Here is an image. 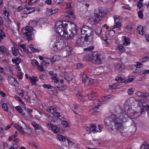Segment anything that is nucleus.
Listing matches in <instances>:
<instances>
[{
	"mask_svg": "<svg viewBox=\"0 0 149 149\" xmlns=\"http://www.w3.org/2000/svg\"><path fill=\"white\" fill-rule=\"evenodd\" d=\"M129 116L123 112L116 115H113L105 118L104 123L108 130L113 134H116L118 131L122 134L125 132L124 127L122 122H125Z\"/></svg>",
	"mask_w": 149,
	"mask_h": 149,
	"instance_id": "f257e3e1",
	"label": "nucleus"
},
{
	"mask_svg": "<svg viewBox=\"0 0 149 149\" xmlns=\"http://www.w3.org/2000/svg\"><path fill=\"white\" fill-rule=\"evenodd\" d=\"M86 59L88 61L95 65H99L102 63L103 58L100 53L97 52H93L90 56L88 54L86 55Z\"/></svg>",
	"mask_w": 149,
	"mask_h": 149,
	"instance_id": "f03ea898",
	"label": "nucleus"
},
{
	"mask_svg": "<svg viewBox=\"0 0 149 149\" xmlns=\"http://www.w3.org/2000/svg\"><path fill=\"white\" fill-rule=\"evenodd\" d=\"M69 21L66 22V21H59L57 22L55 24V27L56 29V31L58 33L60 36H64L65 30L67 28L69 27Z\"/></svg>",
	"mask_w": 149,
	"mask_h": 149,
	"instance_id": "7ed1b4c3",
	"label": "nucleus"
},
{
	"mask_svg": "<svg viewBox=\"0 0 149 149\" xmlns=\"http://www.w3.org/2000/svg\"><path fill=\"white\" fill-rule=\"evenodd\" d=\"M69 26L71 28L69 29L68 31L67 32L66 30L65 32L64 35L63 37H64L66 39H71L73 38L74 35L77 33V26L73 23H69Z\"/></svg>",
	"mask_w": 149,
	"mask_h": 149,
	"instance_id": "20e7f679",
	"label": "nucleus"
},
{
	"mask_svg": "<svg viewBox=\"0 0 149 149\" xmlns=\"http://www.w3.org/2000/svg\"><path fill=\"white\" fill-rule=\"evenodd\" d=\"M101 12L98 14L95 13L93 16H90L88 19V22L91 24H95L97 23L102 18Z\"/></svg>",
	"mask_w": 149,
	"mask_h": 149,
	"instance_id": "39448f33",
	"label": "nucleus"
},
{
	"mask_svg": "<svg viewBox=\"0 0 149 149\" xmlns=\"http://www.w3.org/2000/svg\"><path fill=\"white\" fill-rule=\"evenodd\" d=\"M47 112L53 114L54 117L59 118L60 116V114L57 109L54 107H49L47 108Z\"/></svg>",
	"mask_w": 149,
	"mask_h": 149,
	"instance_id": "423d86ee",
	"label": "nucleus"
},
{
	"mask_svg": "<svg viewBox=\"0 0 149 149\" xmlns=\"http://www.w3.org/2000/svg\"><path fill=\"white\" fill-rule=\"evenodd\" d=\"M56 39L55 45L56 48L58 50L62 49L64 46V42L63 39L58 37H56Z\"/></svg>",
	"mask_w": 149,
	"mask_h": 149,
	"instance_id": "0eeeda50",
	"label": "nucleus"
},
{
	"mask_svg": "<svg viewBox=\"0 0 149 149\" xmlns=\"http://www.w3.org/2000/svg\"><path fill=\"white\" fill-rule=\"evenodd\" d=\"M127 113L131 118H136L140 116L142 114L143 112V111H141L139 112L136 111H134L132 109H129Z\"/></svg>",
	"mask_w": 149,
	"mask_h": 149,
	"instance_id": "6e6552de",
	"label": "nucleus"
},
{
	"mask_svg": "<svg viewBox=\"0 0 149 149\" xmlns=\"http://www.w3.org/2000/svg\"><path fill=\"white\" fill-rule=\"evenodd\" d=\"M81 76L82 79V82L85 84H90L93 83V79L88 78L86 74H82Z\"/></svg>",
	"mask_w": 149,
	"mask_h": 149,
	"instance_id": "1a4fd4ad",
	"label": "nucleus"
},
{
	"mask_svg": "<svg viewBox=\"0 0 149 149\" xmlns=\"http://www.w3.org/2000/svg\"><path fill=\"white\" fill-rule=\"evenodd\" d=\"M33 30V28L31 26H26L23 29L22 32V33H29L30 34H31V35H33L34 33Z\"/></svg>",
	"mask_w": 149,
	"mask_h": 149,
	"instance_id": "9d476101",
	"label": "nucleus"
},
{
	"mask_svg": "<svg viewBox=\"0 0 149 149\" xmlns=\"http://www.w3.org/2000/svg\"><path fill=\"white\" fill-rule=\"evenodd\" d=\"M113 18L114 20L115 24L113 26V28H120L121 26V23L119 21V17L117 15L114 16Z\"/></svg>",
	"mask_w": 149,
	"mask_h": 149,
	"instance_id": "9b49d317",
	"label": "nucleus"
},
{
	"mask_svg": "<svg viewBox=\"0 0 149 149\" xmlns=\"http://www.w3.org/2000/svg\"><path fill=\"white\" fill-rule=\"evenodd\" d=\"M65 16L72 20L75 19V16L72 11H67L64 14Z\"/></svg>",
	"mask_w": 149,
	"mask_h": 149,
	"instance_id": "f8f14e48",
	"label": "nucleus"
},
{
	"mask_svg": "<svg viewBox=\"0 0 149 149\" xmlns=\"http://www.w3.org/2000/svg\"><path fill=\"white\" fill-rule=\"evenodd\" d=\"M65 79L67 81L70 82L72 81L73 77L71 72L65 73L64 74Z\"/></svg>",
	"mask_w": 149,
	"mask_h": 149,
	"instance_id": "ddd939ff",
	"label": "nucleus"
},
{
	"mask_svg": "<svg viewBox=\"0 0 149 149\" xmlns=\"http://www.w3.org/2000/svg\"><path fill=\"white\" fill-rule=\"evenodd\" d=\"M85 42L84 38L80 37L77 40L76 45L79 47L84 46L85 44Z\"/></svg>",
	"mask_w": 149,
	"mask_h": 149,
	"instance_id": "4468645a",
	"label": "nucleus"
},
{
	"mask_svg": "<svg viewBox=\"0 0 149 149\" xmlns=\"http://www.w3.org/2000/svg\"><path fill=\"white\" fill-rule=\"evenodd\" d=\"M8 81L10 84H11L14 85L15 86L17 87L18 86V84L14 77L10 76H9L8 78Z\"/></svg>",
	"mask_w": 149,
	"mask_h": 149,
	"instance_id": "2eb2a0df",
	"label": "nucleus"
},
{
	"mask_svg": "<svg viewBox=\"0 0 149 149\" xmlns=\"http://www.w3.org/2000/svg\"><path fill=\"white\" fill-rule=\"evenodd\" d=\"M26 9L27 11L24 10L23 13L24 14H28L31 13L32 12L35 10V8L34 7H29L26 8H24V10Z\"/></svg>",
	"mask_w": 149,
	"mask_h": 149,
	"instance_id": "dca6fc26",
	"label": "nucleus"
},
{
	"mask_svg": "<svg viewBox=\"0 0 149 149\" xmlns=\"http://www.w3.org/2000/svg\"><path fill=\"white\" fill-rule=\"evenodd\" d=\"M55 87L58 88V90L61 91L65 90L66 88L64 84L59 82L58 83V85H55Z\"/></svg>",
	"mask_w": 149,
	"mask_h": 149,
	"instance_id": "f3484780",
	"label": "nucleus"
},
{
	"mask_svg": "<svg viewBox=\"0 0 149 149\" xmlns=\"http://www.w3.org/2000/svg\"><path fill=\"white\" fill-rule=\"evenodd\" d=\"M88 97L89 100H94L93 102L95 103L94 100L96 97V94L95 92L92 91L91 93H88ZM95 101H96V100H95Z\"/></svg>",
	"mask_w": 149,
	"mask_h": 149,
	"instance_id": "a211bd4d",
	"label": "nucleus"
},
{
	"mask_svg": "<svg viewBox=\"0 0 149 149\" xmlns=\"http://www.w3.org/2000/svg\"><path fill=\"white\" fill-rule=\"evenodd\" d=\"M113 96L112 95H108L102 97L100 99V102H105L110 100V99L112 98Z\"/></svg>",
	"mask_w": 149,
	"mask_h": 149,
	"instance_id": "6ab92c4d",
	"label": "nucleus"
},
{
	"mask_svg": "<svg viewBox=\"0 0 149 149\" xmlns=\"http://www.w3.org/2000/svg\"><path fill=\"white\" fill-rule=\"evenodd\" d=\"M14 125L16 129H18L20 127H25V124L21 121H19L17 124H15Z\"/></svg>",
	"mask_w": 149,
	"mask_h": 149,
	"instance_id": "aec40b11",
	"label": "nucleus"
},
{
	"mask_svg": "<svg viewBox=\"0 0 149 149\" xmlns=\"http://www.w3.org/2000/svg\"><path fill=\"white\" fill-rule=\"evenodd\" d=\"M30 80V82L33 85H35L36 84V81H38V78L36 77L35 76H32L29 78Z\"/></svg>",
	"mask_w": 149,
	"mask_h": 149,
	"instance_id": "412c9836",
	"label": "nucleus"
},
{
	"mask_svg": "<svg viewBox=\"0 0 149 149\" xmlns=\"http://www.w3.org/2000/svg\"><path fill=\"white\" fill-rule=\"evenodd\" d=\"M102 125H98V127H99V130H97L96 129H94L93 128H92L91 127H90V133L92 132L94 133L96 132H101L102 130L101 129V128H102Z\"/></svg>",
	"mask_w": 149,
	"mask_h": 149,
	"instance_id": "4be33fe9",
	"label": "nucleus"
},
{
	"mask_svg": "<svg viewBox=\"0 0 149 149\" xmlns=\"http://www.w3.org/2000/svg\"><path fill=\"white\" fill-rule=\"evenodd\" d=\"M22 34L24 36V38L28 41H30L33 39V35H31V34H30L29 33Z\"/></svg>",
	"mask_w": 149,
	"mask_h": 149,
	"instance_id": "5701e85b",
	"label": "nucleus"
},
{
	"mask_svg": "<svg viewBox=\"0 0 149 149\" xmlns=\"http://www.w3.org/2000/svg\"><path fill=\"white\" fill-rule=\"evenodd\" d=\"M122 39L124 40L123 45L125 46H127L130 44V39L125 36H123L122 37Z\"/></svg>",
	"mask_w": 149,
	"mask_h": 149,
	"instance_id": "b1692460",
	"label": "nucleus"
},
{
	"mask_svg": "<svg viewBox=\"0 0 149 149\" xmlns=\"http://www.w3.org/2000/svg\"><path fill=\"white\" fill-rule=\"evenodd\" d=\"M60 59L58 55H55L52 57V59H48L50 62L52 63L53 62H55V61H58Z\"/></svg>",
	"mask_w": 149,
	"mask_h": 149,
	"instance_id": "393cba45",
	"label": "nucleus"
},
{
	"mask_svg": "<svg viewBox=\"0 0 149 149\" xmlns=\"http://www.w3.org/2000/svg\"><path fill=\"white\" fill-rule=\"evenodd\" d=\"M31 124L36 130H38L41 127V126L40 125L37 124L34 121L32 122L31 123Z\"/></svg>",
	"mask_w": 149,
	"mask_h": 149,
	"instance_id": "a878e982",
	"label": "nucleus"
},
{
	"mask_svg": "<svg viewBox=\"0 0 149 149\" xmlns=\"http://www.w3.org/2000/svg\"><path fill=\"white\" fill-rule=\"evenodd\" d=\"M84 38L85 42H86L89 43H91L93 41V38L92 36H85Z\"/></svg>",
	"mask_w": 149,
	"mask_h": 149,
	"instance_id": "bb28decb",
	"label": "nucleus"
},
{
	"mask_svg": "<svg viewBox=\"0 0 149 149\" xmlns=\"http://www.w3.org/2000/svg\"><path fill=\"white\" fill-rule=\"evenodd\" d=\"M12 61L13 63H15L17 65H18L21 62V59L18 57L12 59Z\"/></svg>",
	"mask_w": 149,
	"mask_h": 149,
	"instance_id": "cd10ccee",
	"label": "nucleus"
},
{
	"mask_svg": "<svg viewBox=\"0 0 149 149\" xmlns=\"http://www.w3.org/2000/svg\"><path fill=\"white\" fill-rule=\"evenodd\" d=\"M93 33V32L92 29L90 27L85 32V34H85V36H92Z\"/></svg>",
	"mask_w": 149,
	"mask_h": 149,
	"instance_id": "c85d7f7f",
	"label": "nucleus"
},
{
	"mask_svg": "<svg viewBox=\"0 0 149 149\" xmlns=\"http://www.w3.org/2000/svg\"><path fill=\"white\" fill-rule=\"evenodd\" d=\"M12 50L13 55L15 56H17L18 52V49L14 46L12 47Z\"/></svg>",
	"mask_w": 149,
	"mask_h": 149,
	"instance_id": "c756f323",
	"label": "nucleus"
},
{
	"mask_svg": "<svg viewBox=\"0 0 149 149\" xmlns=\"http://www.w3.org/2000/svg\"><path fill=\"white\" fill-rule=\"evenodd\" d=\"M117 49L122 53L124 52L125 51V48L123 47L121 44L118 45L117 47Z\"/></svg>",
	"mask_w": 149,
	"mask_h": 149,
	"instance_id": "7c9ffc66",
	"label": "nucleus"
},
{
	"mask_svg": "<svg viewBox=\"0 0 149 149\" xmlns=\"http://www.w3.org/2000/svg\"><path fill=\"white\" fill-rule=\"evenodd\" d=\"M90 28V27L87 26H83L81 29L82 34H85V32L86 31Z\"/></svg>",
	"mask_w": 149,
	"mask_h": 149,
	"instance_id": "2f4dec72",
	"label": "nucleus"
},
{
	"mask_svg": "<svg viewBox=\"0 0 149 149\" xmlns=\"http://www.w3.org/2000/svg\"><path fill=\"white\" fill-rule=\"evenodd\" d=\"M95 33L98 35V36L100 37L102 39V37L100 35V33L102 32L101 28L100 27L97 28V29H95Z\"/></svg>",
	"mask_w": 149,
	"mask_h": 149,
	"instance_id": "473e14b6",
	"label": "nucleus"
},
{
	"mask_svg": "<svg viewBox=\"0 0 149 149\" xmlns=\"http://www.w3.org/2000/svg\"><path fill=\"white\" fill-rule=\"evenodd\" d=\"M39 21L36 20H31L29 22V24L31 26V27L35 26L37 24Z\"/></svg>",
	"mask_w": 149,
	"mask_h": 149,
	"instance_id": "72a5a7b5",
	"label": "nucleus"
},
{
	"mask_svg": "<svg viewBox=\"0 0 149 149\" xmlns=\"http://www.w3.org/2000/svg\"><path fill=\"white\" fill-rule=\"evenodd\" d=\"M138 33L141 35H143L144 33L143 28L141 26H138L137 28Z\"/></svg>",
	"mask_w": 149,
	"mask_h": 149,
	"instance_id": "f704fd0d",
	"label": "nucleus"
},
{
	"mask_svg": "<svg viewBox=\"0 0 149 149\" xmlns=\"http://www.w3.org/2000/svg\"><path fill=\"white\" fill-rule=\"evenodd\" d=\"M32 133V131L29 127L26 126V128L24 130V132L23 133H26L28 134H30Z\"/></svg>",
	"mask_w": 149,
	"mask_h": 149,
	"instance_id": "c9c22d12",
	"label": "nucleus"
},
{
	"mask_svg": "<svg viewBox=\"0 0 149 149\" xmlns=\"http://www.w3.org/2000/svg\"><path fill=\"white\" fill-rule=\"evenodd\" d=\"M52 130L53 132L56 133L59 131V128L57 126L53 125L52 127Z\"/></svg>",
	"mask_w": 149,
	"mask_h": 149,
	"instance_id": "e433bc0d",
	"label": "nucleus"
},
{
	"mask_svg": "<svg viewBox=\"0 0 149 149\" xmlns=\"http://www.w3.org/2000/svg\"><path fill=\"white\" fill-rule=\"evenodd\" d=\"M149 148V146L146 142H144L140 149H147Z\"/></svg>",
	"mask_w": 149,
	"mask_h": 149,
	"instance_id": "4c0bfd02",
	"label": "nucleus"
},
{
	"mask_svg": "<svg viewBox=\"0 0 149 149\" xmlns=\"http://www.w3.org/2000/svg\"><path fill=\"white\" fill-rule=\"evenodd\" d=\"M5 37V33L1 29H0V40L4 39Z\"/></svg>",
	"mask_w": 149,
	"mask_h": 149,
	"instance_id": "58836bf2",
	"label": "nucleus"
},
{
	"mask_svg": "<svg viewBox=\"0 0 149 149\" xmlns=\"http://www.w3.org/2000/svg\"><path fill=\"white\" fill-rule=\"evenodd\" d=\"M116 80L118 82L121 83L124 82V79L120 77H117L116 78Z\"/></svg>",
	"mask_w": 149,
	"mask_h": 149,
	"instance_id": "ea45409f",
	"label": "nucleus"
},
{
	"mask_svg": "<svg viewBox=\"0 0 149 149\" xmlns=\"http://www.w3.org/2000/svg\"><path fill=\"white\" fill-rule=\"evenodd\" d=\"M15 109L17 110L19 113H21L22 115L24 114L23 113V109H22L19 106H18L15 107Z\"/></svg>",
	"mask_w": 149,
	"mask_h": 149,
	"instance_id": "a19ab883",
	"label": "nucleus"
},
{
	"mask_svg": "<svg viewBox=\"0 0 149 149\" xmlns=\"http://www.w3.org/2000/svg\"><path fill=\"white\" fill-rule=\"evenodd\" d=\"M7 49L5 47L3 46L0 45V52L2 53L6 52Z\"/></svg>",
	"mask_w": 149,
	"mask_h": 149,
	"instance_id": "79ce46f5",
	"label": "nucleus"
},
{
	"mask_svg": "<svg viewBox=\"0 0 149 149\" xmlns=\"http://www.w3.org/2000/svg\"><path fill=\"white\" fill-rule=\"evenodd\" d=\"M142 97L149 100V94L147 93H143Z\"/></svg>",
	"mask_w": 149,
	"mask_h": 149,
	"instance_id": "37998d69",
	"label": "nucleus"
},
{
	"mask_svg": "<svg viewBox=\"0 0 149 149\" xmlns=\"http://www.w3.org/2000/svg\"><path fill=\"white\" fill-rule=\"evenodd\" d=\"M39 113L37 114L35 116V118L37 120H39L40 118L41 117V113L38 111Z\"/></svg>",
	"mask_w": 149,
	"mask_h": 149,
	"instance_id": "c03bdc74",
	"label": "nucleus"
},
{
	"mask_svg": "<svg viewBox=\"0 0 149 149\" xmlns=\"http://www.w3.org/2000/svg\"><path fill=\"white\" fill-rule=\"evenodd\" d=\"M99 105L96 106L93 109V111L92 112H99L100 111V109L99 108Z\"/></svg>",
	"mask_w": 149,
	"mask_h": 149,
	"instance_id": "a18cd8bd",
	"label": "nucleus"
},
{
	"mask_svg": "<svg viewBox=\"0 0 149 149\" xmlns=\"http://www.w3.org/2000/svg\"><path fill=\"white\" fill-rule=\"evenodd\" d=\"M2 108L3 110L5 111H8V108L7 106L5 103H3L2 105Z\"/></svg>",
	"mask_w": 149,
	"mask_h": 149,
	"instance_id": "49530a36",
	"label": "nucleus"
},
{
	"mask_svg": "<svg viewBox=\"0 0 149 149\" xmlns=\"http://www.w3.org/2000/svg\"><path fill=\"white\" fill-rule=\"evenodd\" d=\"M42 86L44 88L47 89H51L52 88V86L49 84H44Z\"/></svg>",
	"mask_w": 149,
	"mask_h": 149,
	"instance_id": "de8ad7c7",
	"label": "nucleus"
},
{
	"mask_svg": "<svg viewBox=\"0 0 149 149\" xmlns=\"http://www.w3.org/2000/svg\"><path fill=\"white\" fill-rule=\"evenodd\" d=\"M27 125L25 124V127H20L19 128H18V129H17L21 133H23V132H24V130L26 128Z\"/></svg>",
	"mask_w": 149,
	"mask_h": 149,
	"instance_id": "09e8293b",
	"label": "nucleus"
},
{
	"mask_svg": "<svg viewBox=\"0 0 149 149\" xmlns=\"http://www.w3.org/2000/svg\"><path fill=\"white\" fill-rule=\"evenodd\" d=\"M94 49V47L93 46L89 47L84 48V51H89L93 50Z\"/></svg>",
	"mask_w": 149,
	"mask_h": 149,
	"instance_id": "8fccbe9b",
	"label": "nucleus"
},
{
	"mask_svg": "<svg viewBox=\"0 0 149 149\" xmlns=\"http://www.w3.org/2000/svg\"><path fill=\"white\" fill-rule=\"evenodd\" d=\"M31 63L33 65H36L37 66H38L39 64L38 62L35 59H33V60H32Z\"/></svg>",
	"mask_w": 149,
	"mask_h": 149,
	"instance_id": "3c124183",
	"label": "nucleus"
},
{
	"mask_svg": "<svg viewBox=\"0 0 149 149\" xmlns=\"http://www.w3.org/2000/svg\"><path fill=\"white\" fill-rule=\"evenodd\" d=\"M52 81L54 82L55 83H57L58 81V78L56 77H52Z\"/></svg>",
	"mask_w": 149,
	"mask_h": 149,
	"instance_id": "603ef678",
	"label": "nucleus"
},
{
	"mask_svg": "<svg viewBox=\"0 0 149 149\" xmlns=\"http://www.w3.org/2000/svg\"><path fill=\"white\" fill-rule=\"evenodd\" d=\"M29 48L33 52H36L37 50V49L34 48L32 45H31L29 47Z\"/></svg>",
	"mask_w": 149,
	"mask_h": 149,
	"instance_id": "864d4df0",
	"label": "nucleus"
},
{
	"mask_svg": "<svg viewBox=\"0 0 149 149\" xmlns=\"http://www.w3.org/2000/svg\"><path fill=\"white\" fill-rule=\"evenodd\" d=\"M3 13L4 15L6 16L8 18V17L10 15L9 12L7 10H4L3 11Z\"/></svg>",
	"mask_w": 149,
	"mask_h": 149,
	"instance_id": "5fc2aeb1",
	"label": "nucleus"
},
{
	"mask_svg": "<svg viewBox=\"0 0 149 149\" xmlns=\"http://www.w3.org/2000/svg\"><path fill=\"white\" fill-rule=\"evenodd\" d=\"M52 12L51 9H49L47 10L46 13V15L47 16H48L52 14Z\"/></svg>",
	"mask_w": 149,
	"mask_h": 149,
	"instance_id": "6e6d98bb",
	"label": "nucleus"
},
{
	"mask_svg": "<svg viewBox=\"0 0 149 149\" xmlns=\"http://www.w3.org/2000/svg\"><path fill=\"white\" fill-rule=\"evenodd\" d=\"M142 1H139L137 3V5L138 7L139 8H141L143 6V4L142 2Z\"/></svg>",
	"mask_w": 149,
	"mask_h": 149,
	"instance_id": "4d7b16f0",
	"label": "nucleus"
},
{
	"mask_svg": "<svg viewBox=\"0 0 149 149\" xmlns=\"http://www.w3.org/2000/svg\"><path fill=\"white\" fill-rule=\"evenodd\" d=\"M77 96L79 99L81 101H83V97L81 95L80 93H79L77 94Z\"/></svg>",
	"mask_w": 149,
	"mask_h": 149,
	"instance_id": "13d9d810",
	"label": "nucleus"
},
{
	"mask_svg": "<svg viewBox=\"0 0 149 149\" xmlns=\"http://www.w3.org/2000/svg\"><path fill=\"white\" fill-rule=\"evenodd\" d=\"M17 75L18 78L20 79H22V78L23 76L21 72H18L17 73Z\"/></svg>",
	"mask_w": 149,
	"mask_h": 149,
	"instance_id": "bf43d9fd",
	"label": "nucleus"
},
{
	"mask_svg": "<svg viewBox=\"0 0 149 149\" xmlns=\"http://www.w3.org/2000/svg\"><path fill=\"white\" fill-rule=\"evenodd\" d=\"M138 13L139 18H142L143 17V15L142 11H139L138 12Z\"/></svg>",
	"mask_w": 149,
	"mask_h": 149,
	"instance_id": "052dcab7",
	"label": "nucleus"
},
{
	"mask_svg": "<svg viewBox=\"0 0 149 149\" xmlns=\"http://www.w3.org/2000/svg\"><path fill=\"white\" fill-rule=\"evenodd\" d=\"M25 8H24L22 6H19L16 9V10L18 12H20L21 10H22L24 9Z\"/></svg>",
	"mask_w": 149,
	"mask_h": 149,
	"instance_id": "680f3d73",
	"label": "nucleus"
},
{
	"mask_svg": "<svg viewBox=\"0 0 149 149\" xmlns=\"http://www.w3.org/2000/svg\"><path fill=\"white\" fill-rule=\"evenodd\" d=\"M51 9L52 11V14H55L56 12H57L58 11V10L55 8H51Z\"/></svg>",
	"mask_w": 149,
	"mask_h": 149,
	"instance_id": "e2e57ef3",
	"label": "nucleus"
},
{
	"mask_svg": "<svg viewBox=\"0 0 149 149\" xmlns=\"http://www.w3.org/2000/svg\"><path fill=\"white\" fill-rule=\"evenodd\" d=\"M121 67V65L120 63L117 64L115 65V68L117 70L120 69Z\"/></svg>",
	"mask_w": 149,
	"mask_h": 149,
	"instance_id": "0e129e2a",
	"label": "nucleus"
},
{
	"mask_svg": "<svg viewBox=\"0 0 149 149\" xmlns=\"http://www.w3.org/2000/svg\"><path fill=\"white\" fill-rule=\"evenodd\" d=\"M132 101V98H130V99H128L125 102V104H129L131 103V102H130L131 101Z\"/></svg>",
	"mask_w": 149,
	"mask_h": 149,
	"instance_id": "69168bd1",
	"label": "nucleus"
},
{
	"mask_svg": "<svg viewBox=\"0 0 149 149\" xmlns=\"http://www.w3.org/2000/svg\"><path fill=\"white\" fill-rule=\"evenodd\" d=\"M132 29V27L131 26H128L125 29V31L126 32H130V31Z\"/></svg>",
	"mask_w": 149,
	"mask_h": 149,
	"instance_id": "338daca9",
	"label": "nucleus"
},
{
	"mask_svg": "<svg viewBox=\"0 0 149 149\" xmlns=\"http://www.w3.org/2000/svg\"><path fill=\"white\" fill-rule=\"evenodd\" d=\"M128 93L130 95H132L133 93V88L129 89L128 91Z\"/></svg>",
	"mask_w": 149,
	"mask_h": 149,
	"instance_id": "774afa93",
	"label": "nucleus"
}]
</instances>
